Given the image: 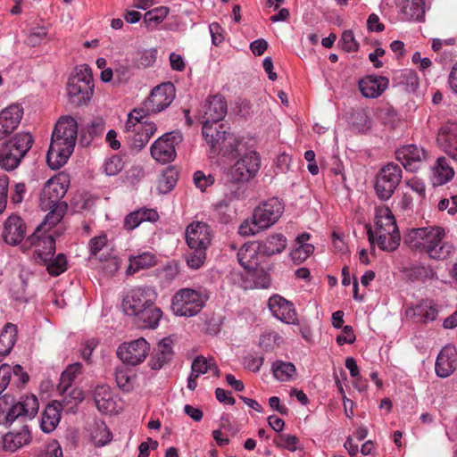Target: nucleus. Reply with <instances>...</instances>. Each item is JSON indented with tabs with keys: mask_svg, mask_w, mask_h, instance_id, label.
Listing matches in <instances>:
<instances>
[{
	"mask_svg": "<svg viewBox=\"0 0 457 457\" xmlns=\"http://www.w3.org/2000/svg\"><path fill=\"white\" fill-rule=\"evenodd\" d=\"M157 293L153 287H137L123 297L122 309L129 316L135 317V323L141 328H155L162 316L155 306Z\"/></svg>",
	"mask_w": 457,
	"mask_h": 457,
	"instance_id": "nucleus-1",
	"label": "nucleus"
},
{
	"mask_svg": "<svg viewBox=\"0 0 457 457\" xmlns=\"http://www.w3.org/2000/svg\"><path fill=\"white\" fill-rule=\"evenodd\" d=\"M241 153L232 158L237 162L228 169L225 176V187L229 191L231 199H242L245 195L246 184L253 179L261 168V157L255 150L245 151L241 143Z\"/></svg>",
	"mask_w": 457,
	"mask_h": 457,
	"instance_id": "nucleus-2",
	"label": "nucleus"
},
{
	"mask_svg": "<svg viewBox=\"0 0 457 457\" xmlns=\"http://www.w3.org/2000/svg\"><path fill=\"white\" fill-rule=\"evenodd\" d=\"M445 229L433 226L414 228L405 237V243L415 250L424 251L434 260H445L455 253L453 243L445 240Z\"/></svg>",
	"mask_w": 457,
	"mask_h": 457,
	"instance_id": "nucleus-3",
	"label": "nucleus"
},
{
	"mask_svg": "<svg viewBox=\"0 0 457 457\" xmlns=\"http://www.w3.org/2000/svg\"><path fill=\"white\" fill-rule=\"evenodd\" d=\"M69 178L66 174H59L48 179L39 195V207L42 211H49L44 218V225H57L64 217L68 204L62 201L65 195Z\"/></svg>",
	"mask_w": 457,
	"mask_h": 457,
	"instance_id": "nucleus-4",
	"label": "nucleus"
},
{
	"mask_svg": "<svg viewBox=\"0 0 457 457\" xmlns=\"http://www.w3.org/2000/svg\"><path fill=\"white\" fill-rule=\"evenodd\" d=\"M202 133L212 157L220 154L236 156L241 153V140L228 133L224 124L203 123Z\"/></svg>",
	"mask_w": 457,
	"mask_h": 457,
	"instance_id": "nucleus-5",
	"label": "nucleus"
},
{
	"mask_svg": "<svg viewBox=\"0 0 457 457\" xmlns=\"http://www.w3.org/2000/svg\"><path fill=\"white\" fill-rule=\"evenodd\" d=\"M94 93V79L89 65L81 64L75 68L67 83L69 101L75 106L87 104Z\"/></svg>",
	"mask_w": 457,
	"mask_h": 457,
	"instance_id": "nucleus-6",
	"label": "nucleus"
},
{
	"mask_svg": "<svg viewBox=\"0 0 457 457\" xmlns=\"http://www.w3.org/2000/svg\"><path fill=\"white\" fill-rule=\"evenodd\" d=\"M208 299L207 291L203 287L181 288L172 296L171 309L177 316L193 317L201 312Z\"/></svg>",
	"mask_w": 457,
	"mask_h": 457,
	"instance_id": "nucleus-7",
	"label": "nucleus"
},
{
	"mask_svg": "<svg viewBox=\"0 0 457 457\" xmlns=\"http://www.w3.org/2000/svg\"><path fill=\"white\" fill-rule=\"evenodd\" d=\"M56 225H44L40 222L30 235V246L33 247V259L37 264L46 263L55 253V240L50 230Z\"/></svg>",
	"mask_w": 457,
	"mask_h": 457,
	"instance_id": "nucleus-8",
	"label": "nucleus"
},
{
	"mask_svg": "<svg viewBox=\"0 0 457 457\" xmlns=\"http://www.w3.org/2000/svg\"><path fill=\"white\" fill-rule=\"evenodd\" d=\"M403 178L401 167L394 162L383 166L377 174L375 191L382 201L388 200L399 186Z\"/></svg>",
	"mask_w": 457,
	"mask_h": 457,
	"instance_id": "nucleus-9",
	"label": "nucleus"
},
{
	"mask_svg": "<svg viewBox=\"0 0 457 457\" xmlns=\"http://www.w3.org/2000/svg\"><path fill=\"white\" fill-rule=\"evenodd\" d=\"M285 211V204L278 197H271L260 203L253 210V215L256 225L267 230L276 224Z\"/></svg>",
	"mask_w": 457,
	"mask_h": 457,
	"instance_id": "nucleus-10",
	"label": "nucleus"
},
{
	"mask_svg": "<svg viewBox=\"0 0 457 457\" xmlns=\"http://www.w3.org/2000/svg\"><path fill=\"white\" fill-rule=\"evenodd\" d=\"M76 141L52 133L50 146L46 154V162L52 170L62 168L72 154Z\"/></svg>",
	"mask_w": 457,
	"mask_h": 457,
	"instance_id": "nucleus-11",
	"label": "nucleus"
},
{
	"mask_svg": "<svg viewBox=\"0 0 457 457\" xmlns=\"http://www.w3.org/2000/svg\"><path fill=\"white\" fill-rule=\"evenodd\" d=\"M183 140L179 131L165 133L156 139L151 146L152 157L160 163H168L176 158V146Z\"/></svg>",
	"mask_w": 457,
	"mask_h": 457,
	"instance_id": "nucleus-12",
	"label": "nucleus"
},
{
	"mask_svg": "<svg viewBox=\"0 0 457 457\" xmlns=\"http://www.w3.org/2000/svg\"><path fill=\"white\" fill-rule=\"evenodd\" d=\"M28 152L29 134L16 136L0 151V166L6 170H14Z\"/></svg>",
	"mask_w": 457,
	"mask_h": 457,
	"instance_id": "nucleus-13",
	"label": "nucleus"
},
{
	"mask_svg": "<svg viewBox=\"0 0 457 457\" xmlns=\"http://www.w3.org/2000/svg\"><path fill=\"white\" fill-rule=\"evenodd\" d=\"M149 351V343L144 337H139L130 342L122 343L116 353L123 363L137 366L145 360Z\"/></svg>",
	"mask_w": 457,
	"mask_h": 457,
	"instance_id": "nucleus-14",
	"label": "nucleus"
},
{
	"mask_svg": "<svg viewBox=\"0 0 457 457\" xmlns=\"http://www.w3.org/2000/svg\"><path fill=\"white\" fill-rule=\"evenodd\" d=\"M175 98V87L173 84L162 83L151 91L149 97L145 102V110L147 113H158L170 106Z\"/></svg>",
	"mask_w": 457,
	"mask_h": 457,
	"instance_id": "nucleus-15",
	"label": "nucleus"
},
{
	"mask_svg": "<svg viewBox=\"0 0 457 457\" xmlns=\"http://www.w3.org/2000/svg\"><path fill=\"white\" fill-rule=\"evenodd\" d=\"M26 233V222L16 214L10 215L4 223L2 237L4 242L10 245H21L23 253L26 252V245L22 244Z\"/></svg>",
	"mask_w": 457,
	"mask_h": 457,
	"instance_id": "nucleus-16",
	"label": "nucleus"
},
{
	"mask_svg": "<svg viewBox=\"0 0 457 457\" xmlns=\"http://www.w3.org/2000/svg\"><path fill=\"white\" fill-rule=\"evenodd\" d=\"M395 154L407 171L415 172L426 159L427 153L422 147L411 144L397 149Z\"/></svg>",
	"mask_w": 457,
	"mask_h": 457,
	"instance_id": "nucleus-17",
	"label": "nucleus"
},
{
	"mask_svg": "<svg viewBox=\"0 0 457 457\" xmlns=\"http://www.w3.org/2000/svg\"><path fill=\"white\" fill-rule=\"evenodd\" d=\"M228 105L223 96L217 94L210 96L202 105L203 123L218 124L227 114Z\"/></svg>",
	"mask_w": 457,
	"mask_h": 457,
	"instance_id": "nucleus-18",
	"label": "nucleus"
},
{
	"mask_svg": "<svg viewBox=\"0 0 457 457\" xmlns=\"http://www.w3.org/2000/svg\"><path fill=\"white\" fill-rule=\"evenodd\" d=\"M211 228L203 221H195L186 228V242L189 248L203 247L207 249L211 245Z\"/></svg>",
	"mask_w": 457,
	"mask_h": 457,
	"instance_id": "nucleus-19",
	"label": "nucleus"
},
{
	"mask_svg": "<svg viewBox=\"0 0 457 457\" xmlns=\"http://www.w3.org/2000/svg\"><path fill=\"white\" fill-rule=\"evenodd\" d=\"M268 305L278 320L287 324L297 323V313L291 302L279 295H274L269 299Z\"/></svg>",
	"mask_w": 457,
	"mask_h": 457,
	"instance_id": "nucleus-20",
	"label": "nucleus"
},
{
	"mask_svg": "<svg viewBox=\"0 0 457 457\" xmlns=\"http://www.w3.org/2000/svg\"><path fill=\"white\" fill-rule=\"evenodd\" d=\"M457 368V350L453 345L445 346L438 353L435 371L437 377L445 378L450 377Z\"/></svg>",
	"mask_w": 457,
	"mask_h": 457,
	"instance_id": "nucleus-21",
	"label": "nucleus"
},
{
	"mask_svg": "<svg viewBox=\"0 0 457 457\" xmlns=\"http://www.w3.org/2000/svg\"><path fill=\"white\" fill-rule=\"evenodd\" d=\"M389 79L384 76L369 75L359 81V89L366 98H377L388 87Z\"/></svg>",
	"mask_w": 457,
	"mask_h": 457,
	"instance_id": "nucleus-22",
	"label": "nucleus"
},
{
	"mask_svg": "<svg viewBox=\"0 0 457 457\" xmlns=\"http://www.w3.org/2000/svg\"><path fill=\"white\" fill-rule=\"evenodd\" d=\"M437 140L445 153L457 162V123L443 126L439 130Z\"/></svg>",
	"mask_w": 457,
	"mask_h": 457,
	"instance_id": "nucleus-23",
	"label": "nucleus"
},
{
	"mask_svg": "<svg viewBox=\"0 0 457 457\" xmlns=\"http://www.w3.org/2000/svg\"><path fill=\"white\" fill-rule=\"evenodd\" d=\"M406 316L417 319V321L427 323L436 319L437 309L430 300H422L406 310Z\"/></svg>",
	"mask_w": 457,
	"mask_h": 457,
	"instance_id": "nucleus-24",
	"label": "nucleus"
},
{
	"mask_svg": "<svg viewBox=\"0 0 457 457\" xmlns=\"http://www.w3.org/2000/svg\"><path fill=\"white\" fill-rule=\"evenodd\" d=\"M5 416L3 419V424L12 425L16 420L26 418L28 412L25 401H16L13 396L5 394Z\"/></svg>",
	"mask_w": 457,
	"mask_h": 457,
	"instance_id": "nucleus-25",
	"label": "nucleus"
},
{
	"mask_svg": "<svg viewBox=\"0 0 457 457\" xmlns=\"http://www.w3.org/2000/svg\"><path fill=\"white\" fill-rule=\"evenodd\" d=\"M172 356V340L165 337L158 343L156 353L151 358L149 365L152 370H161L166 363L170 361Z\"/></svg>",
	"mask_w": 457,
	"mask_h": 457,
	"instance_id": "nucleus-26",
	"label": "nucleus"
},
{
	"mask_svg": "<svg viewBox=\"0 0 457 457\" xmlns=\"http://www.w3.org/2000/svg\"><path fill=\"white\" fill-rule=\"evenodd\" d=\"M454 170L451 167L448 160L444 157H438L432 168V182L435 186H442L453 179Z\"/></svg>",
	"mask_w": 457,
	"mask_h": 457,
	"instance_id": "nucleus-27",
	"label": "nucleus"
},
{
	"mask_svg": "<svg viewBox=\"0 0 457 457\" xmlns=\"http://www.w3.org/2000/svg\"><path fill=\"white\" fill-rule=\"evenodd\" d=\"M159 215L153 209L142 208L128 214L123 221V227L126 230L131 231L137 228L144 221H156Z\"/></svg>",
	"mask_w": 457,
	"mask_h": 457,
	"instance_id": "nucleus-28",
	"label": "nucleus"
},
{
	"mask_svg": "<svg viewBox=\"0 0 457 457\" xmlns=\"http://www.w3.org/2000/svg\"><path fill=\"white\" fill-rule=\"evenodd\" d=\"M61 420V405L56 402H53L46 405L42 413L40 420V428L45 433L54 431Z\"/></svg>",
	"mask_w": 457,
	"mask_h": 457,
	"instance_id": "nucleus-29",
	"label": "nucleus"
},
{
	"mask_svg": "<svg viewBox=\"0 0 457 457\" xmlns=\"http://www.w3.org/2000/svg\"><path fill=\"white\" fill-rule=\"evenodd\" d=\"M94 399L101 412L112 413L115 411V402L108 386H97L95 389Z\"/></svg>",
	"mask_w": 457,
	"mask_h": 457,
	"instance_id": "nucleus-30",
	"label": "nucleus"
},
{
	"mask_svg": "<svg viewBox=\"0 0 457 457\" xmlns=\"http://www.w3.org/2000/svg\"><path fill=\"white\" fill-rule=\"evenodd\" d=\"M369 240L371 244L376 240L378 247L383 251L393 252L400 245V234L399 232L386 233L380 231L376 233V238L370 229L368 230Z\"/></svg>",
	"mask_w": 457,
	"mask_h": 457,
	"instance_id": "nucleus-31",
	"label": "nucleus"
},
{
	"mask_svg": "<svg viewBox=\"0 0 457 457\" xmlns=\"http://www.w3.org/2000/svg\"><path fill=\"white\" fill-rule=\"evenodd\" d=\"M259 248L256 249L253 244H245L237 253L239 264L247 270H256L259 266Z\"/></svg>",
	"mask_w": 457,
	"mask_h": 457,
	"instance_id": "nucleus-32",
	"label": "nucleus"
},
{
	"mask_svg": "<svg viewBox=\"0 0 457 457\" xmlns=\"http://www.w3.org/2000/svg\"><path fill=\"white\" fill-rule=\"evenodd\" d=\"M287 242L283 234H273L260 244L259 251L266 256L280 253L286 249Z\"/></svg>",
	"mask_w": 457,
	"mask_h": 457,
	"instance_id": "nucleus-33",
	"label": "nucleus"
},
{
	"mask_svg": "<svg viewBox=\"0 0 457 457\" xmlns=\"http://www.w3.org/2000/svg\"><path fill=\"white\" fill-rule=\"evenodd\" d=\"M29 443V428L25 425L19 432H8L2 438V447L4 451L15 452Z\"/></svg>",
	"mask_w": 457,
	"mask_h": 457,
	"instance_id": "nucleus-34",
	"label": "nucleus"
},
{
	"mask_svg": "<svg viewBox=\"0 0 457 457\" xmlns=\"http://www.w3.org/2000/svg\"><path fill=\"white\" fill-rule=\"evenodd\" d=\"M156 129L155 123L145 122V125L141 126L139 129L131 132L133 135H129V137H131V146L137 150L144 148Z\"/></svg>",
	"mask_w": 457,
	"mask_h": 457,
	"instance_id": "nucleus-35",
	"label": "nucleus"
},
{
	"mask_svg": "<svg viewBox=\"0 0 457 457\" xmlns=\"http://www.w3.org/2000/svg\"><path fill=\"white\" fill-rule=\"evenodd\" d=\"M376 233L385 231L386 233L398 232L395 217L389 208H380L376 212Z\"/></svg>",
	"mask_w": 457,
	"mask_h": 457,
	"instance_id": "nucleus-36",
	"label": "nucleus"
},
{
	"mask_svg": "<svg viewBox=\"0 0 457 457\" xmlns=\"http://www.w3.org/2000/svg\"><path fill=\"white\" fill-rule=\"evenodd\" d=\"M53 132L68 139L77 141L78 122L71 116H62L57 120Z\"/></svg>",
	"mask_w": 457,
	"mask_h": 457,
	"instance_id": "nucleus-37",
	"label": "nucleus"
},
{
	"mask_svg": "<svg viewBox=\"0 0 457 457\" xmlns=\"http://www.w3.org/2000/svg\"><path fill=\"white\" fill-rule=\"evenodd\" d=\"M90 436L94 445L96 447L104 446L112 439V432L103 420H95Z\"/></svg>",
	"mask_w": 457,
	"mask_h": 457,
	"instance_id": "nucleus-38",
	"label": "nucleus"
},
{
	"mask_svg": "<svg viewBox=\"0 0 457 457\" xmlns=\"http://www.w3.org/2000/svg\"><path fill=\"white\" fill-rule=\"evenodd\" d=\"M81 371V364L75 362L70 364L65 370L62 371L57 389L61 395L68 393L72 388V383L79 373Z\"/></svg>",
	"mask_w": 457,
	"mask_h": 457,
	"instance_id": "nucleus-39",
	"label": "nucleus"
},
{
	"mask_svg": "<svg viewBox=\"0 0 457 457\" xmlns=\"http://www.w3.org/2000/svg\"><path fill=\"white\" fill-rule=\"evenodd\" d=\"M22 114V109L19 105H10L0 112V121L13 132L19 126Z\"/></svg>",
	"mask_w": 457,
	"mask_h": 457,
	"instance_id": "nucleus-40",
	"label": "nucleus"
},
{
	"mask_svg": "<svg viewBox=\"0 0 457 457\" xmlns=\"http://www.w3.org/2000/svg\"><path fill=\"white\" fill-rule=\"evenodd\" d=\"M402 12L407 20L421 21L425 16V2L424 0H406Z\"/></svg>",
	"mask_w": 457,
	"mask_h": 457,
	"instance_id": "nucleus-41",
	"label": "nucleus"
},
{
	"mask_svg": "<svg viewBox=\"0 0 457 457\" xmlns=\"http://www.w3.org/2000/svg\"><path fill=\"white\" fill-rule=\"evenodd\" d=\"M29 280V270L22 269L19 277L14 279L11 287L12 296L18 301L27 302V283Z\"/></svg>",
	"mask_w": 457,
	"mask_h": 457,
	"instance_id": "nucleus-42",
	"label": "nucleus"
},
{
	"mask_svg": "<svg viewBox=\"0 0 457 457\" xmlns=\"http://www.w3.org/2000/svg\"><path fill=\"white\" fill-rule=\"evenodd\" d=\"M271 370L275 378L282 382L293 379L296 372L295 366L292 362L280 360L272 363Z\"/></svg>",
	"mask_w": 457,
	"mask_h": 457,
	"instance_id": "nucleus-43",
	"label": "nucleus"
},
{
	"mask_svg": "<svg viewBox=\"0 0 457 457\" xmlns=\"http://www.w3.org/2000/svg\"><path fill=\"white\" fill-rule=\"evenodd\" d=\"M397 85L403 87L407 92H415L419 87V77L412 70H403L394 78Z\"/></svg>",
	"mask_w": 457,
	"mask_h": 457,
	"instance_id": "nucleus-44",
	"label": "nucleus"
},
{
	"mask_svg": "<svg viewBox=\"0 0 457 457\" xmlns=\"http://www.w3.org/2000/svg\"><path fill=\"white\" fill-rule=\"evenodd\" d=\"M155 264V257L149 253L135 256L129 260V265L127 269V273L133 274L139 270L147 269Z\"/></svg>",
	"mask_w": 457,
	"mask_h": 457,
	"instance_id": "nucleus-45",
	"label": "nucleus"
},
{
	"mask_svg": "<svg viewBox=\"0 0 457 457\" xmlns=\"http://www.w3.org/2000/svg\"><path fill=\"white\" fill-rule=\"evenodd\" d=\"M40 265L45 266L50 276L56 277L63 273L67 270V258L63 253H59L55 257H51L46 263Z\"/></svg>",
	"mask_w": 457,
	"mask_h": 457,
	"instance_id": "nucleus-46",
	"label": "nucleus"
},
{
	"mask_svg": "<svg viewBox=\"0 0 457 457\" xmlns=\"http://www.w3.org/2000/svg\"><path fill=\"white\" fill-rule=\"evenodd\" d=\"M146 113L145 109H134L130 112L125 123V131L130 133L139 129L141 126L145 125V122H147L143 120Z\"/></svg>",
	"mask_w": 457,
	"mask_h": 457,
	"instance_id": "nucleus-47",
	"label": "nucleus"
},
{
	"mask_svg": "<svg viewBox=\"0 0 457 457\" xmlns=\"http://www.w3.org/2000/svg\"><path fill=\"white\" fill-rule=\"evenodd\" d=\"M178 180V173L174 169L169 168L162 174L159 179L158 188L162 194L169 193L171 191Z\"/></svg>",
	"mask_w": 457,
	"mask_h": 457,
	"instance_id": "nucleus-48",
	"label": "nucleus"
},
{
	"mask_svg": "<svg viewBox=\"0 0 457 457\" xmlns=\"http://www.w3.org/2000/svg\"><path fill=\"white\" fill-rule=\"evenodd\" d=\"M169 14V8L159 6L146 12L144 15V22L149 28L161 23Z\"/></svg>",
	"mask_w": 457,
	"mask_h": 457,
	"instance_id": "nucleus-49",
	"label": "nucleus"
},
{
	"mask_svg": "<svg viewBox=\"0 0 457 457\" xmlns=\"http://www.w3.org/2000/svg\"><path fill=\"white\" fill-rule=\"evenodd\" d=\"M273 444L282 449L288 450L290 452H295L298 448L299 439L296 436L289 434H280L274 437Z\"/></svg>",
	"mask_w": 457,
	"mask_h": 457,
	"instance_id": "nucleus-50",
	"label": "nucleus"
},
{
	"mask_svg": "<svg viewBox=\"0 0 457 457\" xmlns=\"http://www.w3.org/2000/svg\"><path fill=\"white\" fill-rule=\"evenodd\" d=\"M338 45L347 53L357 52L360 48V44L355 39L353 31L351 29L345 30L342 33Z\"/></svg>",
	"mask_w": 457,
	"mask_h": 457,
	"instance_id": "nucleus-51",
	"label": "nucleus"
},
{
	"mask_svg": "<svg viewBox=\"0 0 457 457\" xmlns=\"http://www.w3.org/2000/svg\"><path fill=\"white\" fill-rule=\"evenodd\" d=\"M190 249L192 253H188L187 263L191 269L198 270L205 262L207 249L203 247H194Z\"/></svg>",
	"mask_w": 457,
	"mask_h": 457,
	"instance_id": "nucleus-52",
	"label": "nucleus"
},
{
	"mask_svg": "<svg viewBox=\"0 0 457 457\" xmlns=\"http://www.w3.org/2000/svg\"><path fill=\"white\" fill-rule=\"evenodd\" d=\"M313 251L314 246L312 244L295 245V247L290 253V256L295 263L300 264L303 262Z\"/></svg>",
	"mask_w": 457,
	"mask_h": 457,
	"instance_id": "nucleus-53",
	"label": "nucleus"
},
{
	"mask_svg": "<svg viewBox=\"0 0 457 457\" xmlns=\"http://www.w3.org/2000/svg\"><path fill=\"white\" fill-rule=\"evenodd\" d=\"M123 169V162L118 155H112L105 160L104 163V170L108 176H114Z\"/></svg>",
	"mask_w": 457,
	"mask_h": 457,
	"instance_id": "nucleus-54",
	"label": "nucleus"
},
{
	"mask_svg": "<svg viewBox=\"0 0 457 457\" xmlns=\"http://www.w3.org/2000/svg\"><path fill=\"white\" fill-rule=\"evenodd\" d=\"M117 386L123 391L129 392L133 388L131 377L125 369H117L115 371Z\"/></svg>",
	"mask_w": 457,
	"mask_h": 457,
	"instance_id": "nucleus-55",
	"label": "nucleus"
},
{
	"mask_svg": "<svg viewBox=\"0 0 457 457\" xmlns=\"http://www.w3.org/2000/svg\"><path fill=\"white\" fill-rule=\"evenodd\" d=\"M211 358L207 359L203 355L196 356L191 365V372L195 377H199L208 372L209 362Z\"/></svg>",
	"mask_w": 457,
	"mask_h": 457,
	"instance_id": "nucleus-56",
	"label": "nucleus"
},
{
	"mask_svg": "<svg viewBox=\"0 0 457 457\" xmlns=\"http://www.w3.org/2000/svg\"><path fill=\"white\" fill-rule=\"evenodd\" d=\"M261 231L263 230L256 225L253 215H252V220H244L238 228V233L244 237L254 236Z\"/></svg>",
	"mask_w": 457,
	"mask_h": 457,
	"instance_id": "nucleus-57",
	"label": "nucleus"
},
{
	"mask_svg": "<svg viewBox=\"0 0 457 457\" xmlns=\"http://www.w3.org/2000/svg\"><path fill=\"white\" fill-rule=\"evenodd\" d=\"M194 182L196 187L201 191H204L214 183V177L211 174L206 175L202 170H196L194 173Z\"/></svg>",
	"mask_w": 457,
	"mask_h": 457,
	"instance_id": "nucleus-58",
	"label": "nucleus"
},
{
	"mask_svg": "<svg viewBox=\"0 0 457 457\" xmlns=\"http://www.w3.org/2000/svg\"><path fill=\"white\" fill-rule=\"evenodd\" d=\"M48 29L46 26H37L30 29V46H35L47 41Z\"/></svg>",
	"mask_w": 457,
	"mask_h": 457,
	"instance_id": "nucleus-59",
	"label": "nucleus"
},
{
	"mask_svg": "<svg viewBox=\"0 0 457 457\" xmlns=\"http://www.w3.org/2000/svg\"><path fill=\"white\" fill-rule=\"evenodd\" d=\"M280 336L276 332L263 333L259 339V345L265 351L272 349L274 345H278Z\"/></svg>",
	"mask_w": 457,
	"mask_h": 457,
	"instance_id": "nucleus-60",
	"label": "nucleus"
},
{
	"mask_svg": "<svg viewBox=\"0 0 457 457\" xmlns=\"http://www.w3.org/2000/svg\"><path fill=\"white\" fill-rule=\"evenodd\" d=\"M9 178L0 175V215L4 212L8 200Z\"/></svg>",
	"mask_w": 457,
	"mask_h": 457,
	"instance_id": "nucleus-61",
	"label": "nucleus"
},
{
	"mask_svg": "<svg viewBox=\"0 0 457 457\" xmlns=\"http://www.w3.org/2000/svg\"><path fill=\"white\" fill-rule=\"evenodd\" d=\"M107 244V237L101 235L90 239L88 243L91 256H96Z\"/></svg>",
	"mask_w": 457,
	"mask_h": 457,
	"instance_id": "nucleus-62",
	"label": "nucleus"
},
{
	"mask_svg": "<svg viewBox=\"0 0 457 457\" xmlns=\"http://www.w3.org/2000/svg\"><path fill=\"white\" fill-rule=\"evenodd\" d=\"M157 56V51L155 49L145 50L141 53L140 57L137 60V65L144 68L152 66Z\"/></svg>",
	"mask_w": 457,
	"mask_h": 457,
	"instance_id": "nucleus-63",
	"label": "nucleus"
},
{
	"mask_svg": "<svg viewBox=\"0 0 457 457\" xmlns=\"http://www.w3.org/2000/svg\"><path fill=\"white\" fill-rule=\"evenodd\" d=\"M355 341V335L351 326L343 327L342 333L337 337V343L339 345L353 344Z\"/></svg>",
	"mask_w": 457,
	"mask_h": 457,
	"instance_id": "nucleus-64",
	"label": "nucleus"
}]
</instances>
